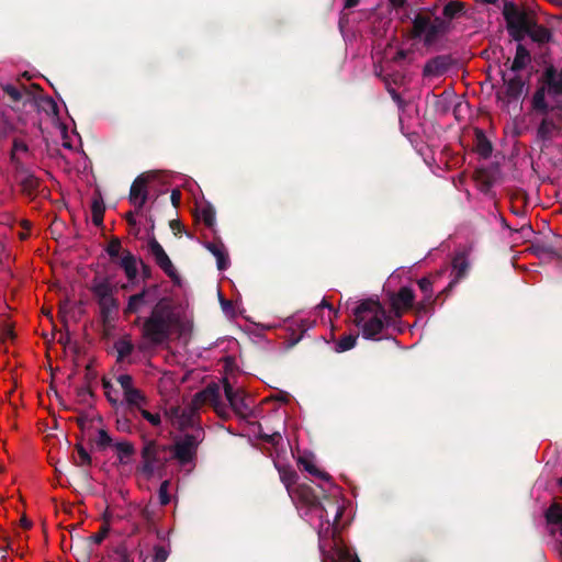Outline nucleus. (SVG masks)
<instances>
[{
    "label": "nucleus",
    "instance_id": "5701e85b",
    "mask_svg": "<svg viewBox=\"0 0 562 562\" xmlns=\"http://www.w3.org/2000/svg\"><path fill=\"white\" fill-rule=\"evenodd\" d=\"M2 90L4 94L10 98L12 103L18 104L19 102H22L23 108L35 109V101L27 92H22L18 87L13 85L3 86Z\"/></svg>",
    "mask_w": 562,
    "mask_h": 562
},
{
    "label": "nucleus",
    "instance_id": "f704fd0d",
    "mask_svg": "<svg viewBox=\"0 0 562 562\" xmlns=\"http://www.w3.org/2000/svg\"><path fill=\"white\" fill-rule=\"evenodd\" d=\"M113 446L117 451L119 463L127 464L135 453L134 445L130 441H119L115 442Z\"/></svg>",
    "mask_w": 562,
    "mask_h": 562
},
{
    "label": "nucleus",
    "instance_id": "b1692460",
    "mask_svg": "<svg viewBox=\"0 0 562 562\" xmlns=\"http://www.w3.org/2000/svg\"><path fill=\"white\" fill-rule=\"evenodd\" d=\"M119 266L124 270L130 282L135 281L138 273L137 259L130 250L123 249L122 257L119 260Z\"/></svg>",
    "mask_w": 562,
    "mask_h": 562
},
{
    "label": "nucleus",
    "instance_id": "dca6fc26",
    "mask_svg": "<svg viewBox=\"0 0 562 562\" xmlns=\"http://www.w3.org/2000/svg\"><path fill=\"white\" fill-rule=\"evenodd\" d=\"M470 269V262L468 260V257L464 252H458L454 255L452 259V272H453V279L449 282V284L438 294V297L440 295L448 296L453 286L465 276L468 274Z\"/></svg>",
    "mask_w": 562,
    "mask_h": 562
},
{
    "label": "nucleus",
    "instance_id": "f3484780",
    "mask_svg": "<svg viewBox=\"0 0 562 562\" xmlns=\"http://www.w3.org/2000/svg\"><path fill=\"white\" fill-rule=\"evenodd\" d=\"M456 60L451 55H438L427 60L423 68L425 77H440L445 75L453 65Z\"/></svg>",
    "mask_w": 562,
    "mask_h": 562
},
{
    "label": "nucleus",
    "instance_id": "72a5a7b5",
    "mask_svg": "<svg viewBox=\"0 0 562 562\" xmlns=\"http://www.w3.org/2000/svg\"><path fill=\"white\" fill-rule=\"evenodd\" d=\"M123 394L126 404L131 408H137L139 411L143 405L147 404V398L145 394L135 386L131 390L125 391Z\"/></svg>",
    "mask_w": 562,
    "mask_h": 562
},
{
    "label": "nucleus",
    "instance_id": "8fccbe9b",
    "mask_svg": "<svg viewBox=\"0 0 562 562\" xmlns=\"http://www.w3.org/2000/svg\"><path fill=\"white\" fill-rule=\"evenodd\" d=\"M102 386L104 389V394L106 396V400L112 404V405H117L119 404V398L116 396L113 395V393L116 394V391L113 390V386L111 384V382L109 380H106L105 378L102 379Z\"/></svg>",
    "mask_w": 562,
    "mask_h": 562
},
{
    "label": "nucleus",
    "instance_id": "58836bf2",
    "mask_svg": "<svg viewBox=\"0 0 562 562\" xmlns=\"http://www.w3.org/2000/svg\"><path fill=\"white\" fill-rule=\"evenodd\" d=\"M532 251L537 256H551L562 260V255L550 244L537 241L532 244Z\"/></svg>",
    "mask_w": 562,
    "mask_h": 562
},
{
    "label": "nucleus",
    "instance_id": "f257e3e1",
    "mask_svg": "<svg viewBox=\"0 0 562 562\" xmlns=\"http://www.w3.org/2000/svg\"><path fill=\"white\" fill-rule=\"evenodd\" d=\"M179 317L175 312L171 300L161 297L153 306L142 327V336L153 346H160L169 340L172 328L178 325Z\"/></svg>",
    "mask_w": 562,
    "mask_h": 562
},
{
    "label": "nucleus",
    "instance_id": "f8f14e48",
    "mask_svg": "<svg viewBox=\"0 0 562 562\" xmlns=\"http://www.w3.org/2000/svg\"><path fill=\"white\" fill-rule=\"evenodd\" d=\"M542 115L543 117L537 127V138L547 143L561 133L562 114L557 112L553 115H549V113Z\"/></svg>",
    "mask_w": 562,
    "mask_h": 562
},
{
    "label": "nucleus",
    "instance_id": "c85d7f7f",
    "mask_svg": "<svg viewBox=\"0 0 562 562\" xmlns=\"http://www.w3.org/2000/svg\"><path fill=\"white\" fill-rule=\"evenodd\" d=\"M274 465L279 472L281 482L286 487L289 494H292V491L294 490L293 485L296 484V481L299 479L296 471L292 469L290 465L280 463H276Z\"/></svg>",
    "mask_w": 562,
    "mask_h": 562
},
{
    "label": "nucleus",
    "instance_id": "6e6d98bb",
    "mask_svg": "<svg viewBox=\"0 0 562 562\" xmlns=\"http://www.w3.org/2000/svg\"><path fill=\"white\" fill-rule=\"evenodd\" d=\"M140 415L144 419H146L148 423H150L153 426H159L161 424V418L159 414H153L146 409L140 408L139 409Z\"/></svg>",
    "mask_w": 562,
    "mask_h": 562
},
{
    "label": "nucleus",
    "instance_id": "c9c22d12",
    "mask_svg": "<svg viewBox=\"0 0 562 562\" xmlns=\"http://www.w3.org/2000/svg\"><path fill=\"white\" fill-rule=\"evenodd\" d=\"M547 524L553 528L562 524V505L559 503L551 504L544 513Z\"/></svg>",
    "mask_w": 562,
    "mask_h": 562
},
{
    "label": "nucleus",
    "instance_id": "f03ea898",
    "mask_svg": "<svg viewBox=\"0 0 562 562\" xmlns=\"http://www.w3.org/2000/svg\"><path fill=\"white\" fill-rule=\"evenodd\" d=\"M353 323L361 329L364 339H378V336L391 325L393 317L378 299L361 300L353 308Z\"/></svg>",
    "mask_w": 562,
    "mask_h": 562
},
{
    "label": "nucleus",
    "instance_id": "c03bdc74",
    "mask_svg": "<svg viewBox=\"0 0 562 562\" xmlns=\"http://www.w3.org/2000/svg\"><path fill=\"white\" fill-rule=\"evenodd\" d=\"M201 217L205 226L213 229L215 225V209L211 204L202 207Z\"/></svg>",
    "mask_w": 562,
    "mask_h": 562
},
{
    "label": "nucleus",
    "instance_id": "0e129e2a",
    "mask_svg": "<svg viewBox=\"0 0 562 562\" xmlns=\"http://www.w3.org/2000/svg\"><path fill=\"white\" fill-rule=\"evenodd\" d=\"M81 430H85L87 424L90 422L89 417L86 414H81L78 417L74 418Z\"/></svg>",
    "mask_w": 562,
    "mask_h": 562
},
{
    "label": "nucleus",
    "instance_id": "13d9d810",
    "mask_svg": "<svg viewBox=\"0 0 562 562\" xmlns=\"http://www.w3.org/2000/svg\"><path fill=\"white\" fill-rule=\"evenodd\" d=\"M336 562H360L356 554H351L348 550H339Z\"/></svg>",
    "mask_w": 562,
    "mask_h": 562
},
{
    "label": "nucleus",
    "instance_id": "2f4dec72",
    "mask_svg": "<svg viewBox=\"0 0 562 562\" xmlns=\"http://www.w3.org/2000/svg\"><path fill=\"white\" fill-rule=\"evenodd\" d=\"M528 36L538 44H546L551 40V32L543 25H539L536 20L529 26Z\"/></svg>",
    "mask_w": 562,
    "mask_h": 562
},
{
    "label": "nucleus",
    "instance_id": "4468645a",
    "mask_svg": "<svg viewBox=\"0 0 562 562\" xmlns=\"http://www.w3.org/2000/svg\"><path fill=\"white\" fill-rule=\"evenodd\" d=\"M223 383L225 396L233 411L239 416H248L251 413V407L247 403L244 392L241 390H234L226 378L223 380Z\"/></svg>",
    "mask_w": 562,
    "mask_h": 562
},
{
    "label": "nucleus",
    "instance_id": "473e14b6",
    "mask_svg": "<svg viewBox=\"0 0 562 562\" xmlns=\"http://www.w3.org/2000/svg\"><path fill=\"white\" fill-rule=\"evenodd\" d=\"M297 464L301 469L308 472L313 476H316L325 482L331 481V476L327 472L317 469L313 461L305 456L299 457Z\"/></svg>",
    "mask_w": 562,
    "mask_h": 562
},
{
    "label": "nucleus",
    "instance_id": "338daca9",
    "mask_svg": "<svg viewBox=\"0 0 562 562\" xmlns=\"http://www.w3.org/2000/svg\"><path fill=\"white\" fill-rule=\"evenodd\" d=\"M140 265H142V278L144 281L146 280H149L151 278V268L150 266H148L147 263L143 262V260H140Z\"/></svg>",
    "mask_w": 562,
    "mask_h": 562
},
{
    "label": "nucleus",
    "instance_id": "09e8293b",
    "mask_svg": "<svg viewBox=\"0 0 562 562\" xmlns=\"http://www.w3.org/2000/svg\"><path fill=\"white\" fill-rule=\"evenodd\" d=\"M110 532V526L108 524H103L100 527V530L89 537V541H91L94 544H101L102 541L108 537Z\"/></svg>",
    "mask_w": 562,
    "mask_h": 562
},
{
    "label": "nucleus",
    "instance_id": "49530a36",
    "mask_svg": "<svg viewBox=\"0 0 562 562\" xmlns=\"http://www.w3.org/2000/svg\"><path fill=\"white\" fill-rule=\"evenodd\" d=\"M95 443L100 450H105L108 447L113 445V440L106 430L100 429Z\"/></svg>",
    "mask_w": 562,
    "mask_h": 562
},
{
    "label": "nucleus",
    "instance_id": "1a4fd4ad",
    "mask_svg": "<svg viewBox=\"0 0 562 562\" xmlns=\"http://www.w3.org/2000/svg\"><path fill=\"white\" fill-rule=\"evenodd\" d=\"M158 290V284H150L145 285L140 292L130 295L127 304L123 310L124 316H130L139 313L143 310V307H145L156 299Z\"/></svg>",
    "mask_w": 562,
    "mask_h": 562
},
{
    "label": "nucleus",
    "instance_id": "69168bd1",
    "mask_svg": "<svg viewBox=\"0 0 562 562\" xmlns=\"http://www.w3.org/2000/svg\"><path fill=\"white\" fill-rule=\"evenodd\" d=\"M169 226L175 235L180 234L183 231V226L179 220H171Z\"/></svg>",
    "mask_w": 562,
    "mask_h": 562
},
{
    "label": "nucleus",
    "instance_id": "a18cd8bd",
    "mask_svg": "<svg viewBox=\"0 0 562 562\" xmlns=\"http://www.w3.org/2000/svg\"><path fill=\"white\" fill-rule=\"evenodd\" d=\"M105 251L112 260L119 258L120 252L123 251L120 238L112 237L105 248Z\"/></svg>",
    "mask_w": 562,
    "mask_h": 562
},
{
    "label": "nucleus",
    "instance_id": "7ed1b4c3",
    "mask_svg": "<svg viewBox=\"0 0 562 562\" xmlns=\"http://www.w3.org/2000/svg\"><path fill=\"white\" fill-rule=\"evenodd\" d=\"M450 30V22L441 18L431 20L428 15L416 14L413 20V26L409 36L413 40L422 38L426 47H431L438 38L447 34Z\"/></svg>",
    "mask_w": 562,
    "mask_h": 562
},
{
    "label": "nucleus",
    "instance_id": "9b49d317",
    "mask_svg": "<svg viewBox=\"0 0 562 562\" xmlns=\"http://www.w3.org/2000/svg\"><path fill=\"white\" fill-rule=\"evenodd\" d=\"M503 15L506 21L507 29H529L530 24L535 20L526 11L519 10L513 2H505Z\"/></svg>",
    "mask_w": 562,
    "mask_h": 562
},
{
    "label": "nucleus",
    "instance_id": "7c9ffc66",
    "mask_svg": "<svg viewBox=\"0 0 562 562\" xmlns=\"http://www.w3.org/2000/svg\"><path fill=\"white\" fill-rule=\"evenodd\" d=\"M205 248L216 258L217 269L225 270L228 267L229 259L228 255L224 249V245H217L214 243H205Z\"/></svg>",
    "mask_w": 562,
    "mask_h": 562
},
{
    "label": "nucleus",
    "instance_id": "39448f33",
    "mask_svg": "<svg viewBox=\"0 0 562 562\" xmlns=\"http://www.w3.org/2000/svg\"><path fill=\"white\" fill-rule=\"evenodd\" d=\"M115 289L116 286L112 283L110 276L100 277L97 274L92 279L90 291L98 301L103 318H108L112 312L119 310V300L114 297Z\"/></svg>",
    "mask_w": 562,
    "mask_h": 562
},
{
    "label": "nucleus",
    "instance_id": "393cba45",
    "mask_svg": "<svg viewBox=\"0 0 562 562\" xmlns=\"http://www.w3.org/2000/svg\"><path fill=\"white\" fill-rule=\"evenodd\" d=\"M417 284L420 289V291L425 294V297L423 302L419 303L418 311H426L428 306H431L436 300H438V296L436 299H432V280L429 277H424L417 281ZM442 295L439 296V299Z\"/></svg>",
    "mask_w": 562,
    "mask_h": 562
},
{
    "label": "nucleus",
    "instance_id": "3c124183",
    "mask_svg": "<svg viewBox=\"0 0 562 562\" xmlns=\"http://www.w3.org/2000/svg\"><path fill=\"white\" fill-rule=\"evenodd\" d=\"M142 518L146 521L149 528L155 525L157 514L154 508L146 506L142 509L140 513Z\"/></svg>",
    "mask_w": 562,
    "mask_h": 562
},
{
    "label": "nucleus",
    "instance_id": "aec40b11",
    "mask_svg": "<svg viewBox=\"0 0 562 562\" xmlns=\"http://www.w3.org/2000/svg\"><path fill=\"white\" fill-rule=\"evenodd\" d=\"M199 411L200 407L194 403L193 400L181 408L180 420L178 428L184 430L187 428H195L199 424Z\"/></svg>",
    "mask_w": 562,
    "mask_h": 562
},
{
    "label": "nucleus",
    "instance_id": "79ce46f5",
    "mask_svg": "<svg viewBox=\"0 0 562 562\" xmlns=\"http://www.w3.org/2000/svg\"><path fill=\"white\" fill-rule=\"evenodd\" d=\"M24 153V154H29L30 153V148H29V145L21 138L19 137H14L13 138V142H12V148H11V151H10V162L12 164V157L14 156V158L16 159H21L19 157V153Z\"/></svg>",
    "mask_w": 562,
    "mask_h": 562
},
{
    "label": "nucleus",
    "instance_id": "9d476101",
    "mask_svg": "<svg viewBox=\"0 0 562 562\" xmlns=\"http://www.w3.org/2000/svg\"><path fill=\"white\" fill-rule=\"evenodd\" d=\"M148 250L154 257L156 265L176 283L180 282L177 269L172 265L169 256L155 236L148 239Z\"/></svg>",
    "mask_w": 562,
    "mask_h": 562
},
{
    "label": "nucleus",
    "instance_id": "cd10ccee",
    "mask_svg": "<svg viewBox=\"0 0 562 562\" xmlns=\"http://www.w3.org/2000/svg\"><path fill=\"white\" fill-rule=\"evenodd\" d=\"M530 61V52L521 43H518L516 46V54L509 69L514 72H518L525 69Z\"/></svg>",
    "mask_w": 562,
    "mask_h": 562
},
{
    "label": "nucleus",
    "instance_id": "774afa93",
    "mask_svg": "<svg viewBox=\"0 0 562 562\" xmlns=\"http://www.w3.org/2000/svg\"><path fill=\"white\" fill-rule=\"evenodd\" d=\"M181 199V192L178 189L171 191L170 200L175 207H178Z\"/></svg>",
    "mask_w": 562,
    "mask_h": 562
},
{
    "label": "nucleus",
    "instance_id": "412c9836",
    "mask_svg": "<svg viewBox=\"0 0 562 562\" xmlns=\"http://www.w3.org/2000/svg\"><path fill=\"white\" fill-rule=\"evenodd\" d=\"M548 93V86L544 82H539L538 88L536 89L531 105L532 110L540 114H547V113H554L557 108L550 106L548 102L546 101V94Z\"/></svg>",
    "mask_w": 562,
    "mask_h": 562
},
{
    "label": "nucleus",
    "instance_id": "ddd939ff",
    "mask_svg": "<svg viewBox=\"0 0 562 562\" xmlns=\"http://www.w3.org/2000/svg\"><path fill=\"white\" fill-rule=\"evenodd\" d=\"M149 182V177L146 175L137 176L131 184L128 201L132 205L136 207V213H140L145 203L148 199V189L147 184Z\"/></svg>",
    "mask_w": 562,
    "mask_h": 562
},
{
    "label": "nucleus",
    "instance_id": "a211bd4d",
    "mask_svg": "<svg viewBox=\"0 0 562 562\" xmlns=\"http://www.w3.org/2000/svg\"><path fill=\"white\" fill-rule=\"evenodd\" d=\"M194 403L201 408L205 403H210L217 411L220 402V386L216 383L207 384L203 390L193 395Z\"/></svg>",
    "mask_w": 562,
    "mask_h": 562
},
{
    "label": "nucleus",
    "instance_id": "2eb2a0df",
    "mask_svg": "<svg viewBox=\"0 0 562 562\" xmlns=\"http://www.w3.org/2000/svg\"><path fill=\"white\" fill-rule=\"evenodd\" d=\"M414 291L408 286H402L397 293L390 294L391 310L395 317H401L406 310L413 307Z\"/></svg>",
    "mask_w": 562,
    "mask_h": 562
},
{
    "label": "nucleus",
    "instance_id": "c756f323",
    "mask_svg": "<svg viewBox=\"0 0 562 562\" xmlns=\"http://www.w3.org/2000/svg\"><path fill=\"white\" fill-rule=\"evenodd\" d=\"M322 502L328 508V517L329 521H326L328 525L336 526L339 524V520L344 513V507L339 504V502L335 498L323 495Z\"/></svg>",
    "mask_w": 562,
    "mask_h": 562
},
{
    "label": "nucleus",
    "instance_id": "6e6552de",
    "mask_svg": "<svg viewBox=\"0 0 562 562\" xmlns=\"http://www.w3.org/2000/svg\"><path fill=\"white\" fill-rule=\"evenodd\" d=\"M290 495L311 509H319V518L324 521H329L328 508L322 502L323 496L318 495L311 485L305 483L299 484Z\"/></svg>",
    "mask_w": 562,
    "mask_h": 562
},
{
    "label": "nucleus",
    "instance_id": "052dcab7",
    "mask_svg": "<svg viewBox=\"0 0 562 562\" xmlns=\"http://www.w3.org/2000/svg\"><path fill=\"white\" fill-rule=\"evenodd\" d=\"M115 553L119 554L117 562H134V559L125 548L116 549Z\"/></svg>",
    "mask_w": 562,
    "mask_h": 562
},
{
    "label": "nucleus",
    "instance_id": "a878e982",
    "mask_svg": "<svg viewBox=\"0 0 562 562\" xmlns=\"http://www.w3.org/2000/svg\"><path fill=\"white\" fill-rule=\"evenodd\" d=\"M105 212V204L102 198L100 190H97L92 198L91 203V213H92V223L100 227L103 225V217Z\"/></svg>",
    "mask_w": 562,
    "mask_h": 562
},
{
    "label": "nucleus",
    "instance_id": "423d86ee",
    "mask_svg": "<svg viewBox=\"0 0 562 562\" xmlns=\"http://www.w3.org/2000/svg\"><path fill=\"white\" fill-rule=\"evenodd\" d=\"M13 178L23 195L35 199L41 187V179L22 161L12 157Z\"/></svg>",
    "mask_w": 562,
    "mask_h": 562
},
{
    "label": "nucleus",
    "instance_id": "603ef678",
    "mask_svg": "<svg viewBox=\"0 0 562 562\" xmlns=\"http://www.w3.org/2000/svg\"><path fill=\"white\" fill-rule=\"evenodd\" d=\"M181 406H171L169 407L165 414L170 419L172 425L178 427L179 420H180V414H181Z\"/></svg>",
    "mask_w": 562,
    "mask_h": 562
},
{
    "label": "nucleus",
    "instance_id": "864d4df0",
    "mask_svg": "<svg viewBox=\"0 0 562 562\" xmlns=\"http://www.w3.org/2000/svg\"><path fill=\"white\" fill-rule=\"evenodd\" d=\"M116 382L120 384V386L122 387L123 390V393L127 390H131L134 387V380H133V376L130 375V374H120L117 378H116Z\"/></svg>",
    "mask_w": 562,
    "mask_h": 562
},
{
    "label": "nucleus",
    "instance_id": "a19ab883",
    "mask_svg": "<svg viewBox=\"0 0 562 562\" xmlns=\"http://www.w3.org/2000/svg\"><path fill=\"white\" fill-rule=\"evenodd\" d=\"M357 335H346L341 337L335 345L336 352H345L352 349L357 342Z\"/></svg>",
    "mask_w": 562,
    "mask_h": 562
},
{
    "label": "nucleus",
    "instance_id": "e433bc0d",
    "mask_svg": "<svg viewBox=\"0 0 562 562\" xmlns=\"http://www.w3.org/2000/svg\"><path fill=\"white\" fill-rule=\"evenodd\" d=\"M15 133L23 134V130H21L18 124L13 123L4 113H0V138H7Z\"/></svg>",
    "mask_w": 562,
    "mask_h": 562
},
{
    "label": "nucleus",
    "instance_id": "680f3d73",
    "mask_svg": "<svg viewBox=\"0 0 562 562\" xmlns=\"http://www.w3.org/2000/svg\"><path fill=\"white\" fill-rule=\"evenodd\" d=\"M389 93L391 94L393 101L398 105V108L403 109L405 106V101L403 100L401 94L396 92L395 89L390 88Z\"/></svg>",
    "mask_w": 562,
    "mask_h": 562
},
{
    "label": "nucleus",
    "instance_id": "bb28decb",
    "mask_svg": "<svg viewBox=\"0 0 562 562\" xmlns=\"http://www.w3.org/2000/svg\"><path fill=\"white\" fill-rule=\"evenodd\" d=\"M474 149L484 159L490 158L493 151V145L491 140L480 128L475 130Z\"/></svg>",
    "mask_w": 562,
    "mask_h": 562
},
{
    "label": "nucleus",
    "instance_id": "5fc2aeb1",
    "mask_svg": "<svg viewBox=\"0 0 562 562\" xmlns=\"http://www.w3.org/2000/svg\"><path fill=\"white\" fill-rule=\"evenodd\" d=\"M169 552L165 547L156 546L154 548L153 562H166L168 559Z\"/></svg>",
    "mask_w": 562,
    "mask_h": 562
},
{
    "label": "nucleus",
    "instance_id": "bf43d9fd",
    "mask_svg": "<svg viewBox=\"0 0 562 562\" xmlns=\"http://www.w3.org/2000/svg\"><path fill=\"white\" fill-rule=\"evenodd\" d=\"M15 337V334L13 331V328L10 326V325H4L2 327V331H1V336H0V340L2 342H4L5 340L8 339H11L13 340Z\"/></svg>",
    "mask_w": 562,
    "mask_h": 562
},
{
    "label": "nucleus",
    "instance_id": "6ab92c4d",
    "mask_svg": "<svg viewBox=\"0 0 562 562\" xmlns=\"http://www.w3.org/2000/svg\"><path fill=\"white\" fill-rule=\"evenodd\" d=\"M539 82H544L548 86V94L560 95L562 94V78L558 75V70L553 65L548 66Z\"/></svg>",
    "mask_w": 562,
    "mask_h": 562
},
{
    "label": "nucleus",
    "instance_id": "ea45409f",
    "mask_svg": "<svg viewBox=\"0 0 562 562\" xmlns=\"http://www.w3.org/2000/svg\"><path fill=\"white\" fill-rule=\"evenodd\" d=\"M114 348L117 352V361H122L133 352L134 345L130 339L121 338L114 342Z\"/></svg>",
    "mask_w": 562,
    "mask_h": 562
},
{
    "label": "nucleus",
    "instance_id": "4be33fe9",
    "mask_svg": "<svg viewBox=\"0 0 562 562\" xmlns=\"http://www.w3.org/2000/svg\"><path fill=\"white\" fill-rule=\"evenodd\" d=\"M502 79L504 85L506 86L505 95L507 98V102H512L518 100L524 92V88L526 82L522 80L520 76H515L510 79H506V74L502 71Z\"/></svg>",
    "mask_w": 562,
    "mask_h": 562
},
{
    "label": "nucleus",
    "instance_id": "0eeeda50",
    "mask_svg": "<svg viewBox=\"0 0 562 562\" xmlns=\"http://www.w3.org/2000/svg\"><path fill=\"white\" fill-rule=\"evenodd\" d=\"M204 430L198 427L194 432L186 434L180 440L171 447L173 454L171 458L177 459L181 464L191 462L198 450V446L203 440Z\"/></svg>",
    "mask_w": 562,
    "mask_h": 562
},
{
    "label": "nucleus",
    "instance_id": "4d7b16f0",
    "mask_svg": "<svg viewBox=\"0 0 562 562\" xmlns=\"http://www.w3.org/2000/svg\"><path fill=\"white\" fill-rule=\"evenodd\" d=\"M508 34L516 42H521L528 35L529 29H507Z\"/></svg>",
    "mask_w": 562,
    "mask_h": 562
},
{
    "label": "nucleus",
    "instance_id": "20e7f679",
    "mask_svg": "<svg viewBox=\"0 0 562 562\" xmlns=\"http://www.w3.org/2000/svg\"><path fill=\"white\" fill-rule=\"evenodd\" d=\"M170 450V446L159 445L156 440H146L140 451L143 462L137 465L136 471L147 479L151 477L156 471L167 467L171 459L167 457Z\"/></svg>",
    "mask_w": 562,
    "mask_h": 562
},
{
    "label": "nucleus",
    "instance_id": "37998d69",
    "mask_svg": "<svg viewBox=\"0 0 562 562\" xmlns=\"http://www.w3.org/2000/svg\"><path fill=\"white\" fill-rule=\"evenodd\" d=\"M76 450L79 459H75V464L77 467H91L92 459L83 446L81 443H77Z\"/></svg>",
    "mask_w": 562,
    "mask_h": 562
},
{
    "label": "nucleus",
    "instance_id": "de8ad7c7",
    "mask_svg": "<svg viewBox=\"0 0 562 562\" xmlns=\"http://www.w3.org/2000/svg\"><path fill=\"white\" fill-rule=\"evenodd\" d=\"M169 486H170V481H168V480L162 481L159 486L158 497H159V503L161 506H166L170 503Z\"/></svg>",
    "mask_w": 562,
    "mask_h": 562
},
{
    "label": "nucleus",
    "instance_id": "e2e57ef3",
    "mask_svg": "<svg viewBox=\"0 0 562 562\" xmlns=\"http://www.w3.org/2000/svg\"><path fill=\"white\" fill-rule=\"evenodd\" d=\"M261 439L270 445H277L281 440V435L279 432H273L271 435H263Z\"/></svg>",
    "mask_w": 562,
    "mask_h": 562
},
{
    "label": "nucleus",
    "instance_id": "4c0bfd02",
    "mask_svg": "<svg viewBox=\"0 0 562 562\" xmlns=\"http://www.w3.org/2000/svg\"><path fill=\"white\" fill-rule=\"evenodd\" d=\"M465 4L460 1H449L442 9V15L447 19L446 21L453 20L459 15L464 14Z\"/></svg>",
    "mask_w": 562,
    "mask_h": 562
}]
</instances>
